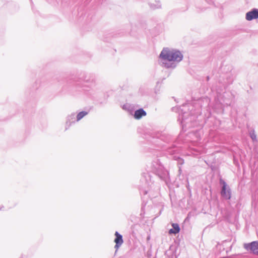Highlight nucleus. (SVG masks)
<instances>
[{"label": "nucleus", "mask_w": 258, "mask_h": 258, "mask_svg": "<svg viewBox=\"0 0 258 258\" xmlns=\"http://www.w3.org/2000/svg\"><path fill=\"white\" fill-rule=\"evenodd\" d=\"M180 230V227H179V226H178V233L179 232Z\"/></svg>", "instance_id": "nucleus-15"}, {"label": "nucleus", "mask_w": 258, "mask_h": 258, "mask_svg": "<svg viewBox=\"0 0 258 258\" xmlns=\"http://www.w3.org/2000/svg\"><path fill=\"white\" fill-rule=\"evenodd\" d=\"M160 57L165 60L173 61L177 57V54L175 50L164 48L160 54Z\"/></svg>", "instance_id": "nucleus-1"}, {"label": "nucleus", "mask_w": 258, "mask_h": 258, "mask_svg": "<svg viewBox=\"0 0 258 258\" xmlns=\"http://www.w3.org/2000/svg\"><path fill=\"white\" fill-rule=\"evenodd\" d=\"M183 159L180 158H179V157H178V164H183Z\"/></svg>", "instance_id": "nucleus-13"}, {"label": "nucleus", "mask_w": 258, "mask_h": 258, "mask_svg": "<svg viewBox=\"0 0 258 258\" xmlns=\"http://www.w3.org/2000/svg\"><path fill=\"white\" fill-rule=\"evenodd\" d=\"M251 174L253 180L254 178V176H255V178L256 179H258V171H257L256 170L254 171L253 169H252Z\"/></svg>", "instance_id": "nucleus-11"}, {"label": "nucleus", "mask_w": 258, "mask_h": 258, "mask_svg": "<svg viewBox=\"0 0 258 258\" xmlns=\"http://www.w3.org/2000/svg\"><path fill=\"white\" fill-rule=\"evenodd\" d=\"M146 115V112L143 109H140L135 112L134 117L136 119H139Z\"/></svg>", "instance_id": "nucleus-7"}, {"label": "nucleus", "mask_w": 258, "mask_h": 258, "mask_svg": "<svg viewBox=\"0 0 258 258\" xmlns=\"http://www.w3.org/2000/svg\"><path fill=\"white\" fill-rule=\"evenodd\" d=\"M173 227H174V229H170L169 230V233H176L177 232V224H173L172 225Z\"/></svg>", "instance_id": "nucleus-10"}, {"label": "nucleus", "mask_w": 258, "mask_h": 258, "mask_svg": "<svg viewBox=\"0 0 258 258\" xmlns=\"http://www.w3.org/2000/svg\"><path fill=\"white\" fill-rule=\"evenodd\" d=\"M88 113L85 111H82L79 112L77 116V121H79L80 120H81L83 117H84Z\"/></svg>", "instance_id": "nucleus-9"}, {"label": "nucleus", "mask_w": 258, "mask_h": 258, "mask_svg": "<svg viewBox=\"0 0 258 258\" xmlns=\"http://www.w3.org/2000/svg\"><path fill=\"white\" fill-rule=\"evenodd\" d=\"M244 247L247 250H251L255 254L258 255V241H255L248 243H245Z\"/></svg>", "instance_id": "nucleus-3"}, {"label": "nucleus", "mask_w": 258, "mask_h": 258, "mask_svg": "<svg viewBox=\"0 0 258 258\" xmlns=\"http://www.w3.org/2000/svg\"><path fill=\"white\" fill-rule=\"evenodd\" d=\"M252 198L253 201H256V195L254 194V195H252Z\"/></svg>", "instance_id": "nucleus-14"}, {"label": "nucleus", "mask_w": 258, "mask_h": 258, "mask_svg": "<svg viewBox=\"0 0 258 258\" xmlns=\"http://www.w3.org/2000/svg\"><path fill=\"white\" fill-rule=\"evenodd\" d=\"M180 169H179V170H178V174H179V173H180Z\"/></svg>", "instance_id": "nucleus-16"}, {"label": "nucleus", "mask_w": 258, "mask_h": 258, "mask_svg": "<svg viewBox=\"0 0 258 258\" xmlns=\"http://www.w3.org/2000/svg\"><path fill=\"white\" fill-rule=\"evenodd\" d=\"M216 99L224 106L230 105L231 103V101L223 98V97L221 96V93L219 92L217 95Z\"/></svg>", "instance_id": "nucleus-5"}, {"label": "nucleus", "mask_w": 258, "mask_h": 258, "mask_svg": "<svg viewBox=\"0 0 258 258\" xmlns=\"http://www.w3.org/2000/svg\"><path fill=\"white\" fill-rule=\"evenodd\" d=\"M245 18L247 21H251L258 18V9H253L246 14Z\"/></svg>", "instance_id": "nucleus-4"}, {"label": "nucleus", "mask_w": 258, "mask_h": 258, "mask_svg": "<svg viewBox=\"0 0 258 258\" xmlns=\"http://www.w3.org/2000/svg\"><path fill=\"white\" fill-rule=\"evenodd\" d=\"M219 182L220 184L222 185L220 192L222 198L226 200H230L231 198V190L230 187L222 179H220Z\"/></svg>", "instance_id": "nucleus-2"}, {"label": "nucleus", "mask_w": 258, "mask_h": 258, "mask_svg": "<svg viewBox=\"0 0 258 258\" xmlns=\"http://www.w3.org/2000/svg\"><path fill=\"white\" fill-rule=\"evenodd\" d=\"M183 58L182 54L178 50V62L181 61Z\"/></svg>", "instance_id": "nucleus-12"}, {"label": "nucleus", "mask_w": 258, "mask_h": 258, "mask_svg": "<svg viewBox=\"0 0 258 258\" xmlns=\"http://www.w3.org/2000/svg\"><path fill=\"white\" fill-rule=\"evenodd\" d=\"M249 135L253 142H257L256 135L254 129H251L249 131Z\"/></svg>", "instance_id": "nucleus-8"}, {"label": "nucleus", "mask_w": 258, "mask_h": 258, "mask_svg": "<svg viewBox=\"0 0 258 258\" xmlns=\"http://www.w3.org/2000/svg\"><path fill=\"white\" fill-rule=\"evenodd\" d=\"M115 235L116 236V238H115V239L114 240V242L116 243L115 247H118L123 243L122 237L117 232H115Z\"/></svg>", "instance_id": "nucleus-6"}]
</instances>
